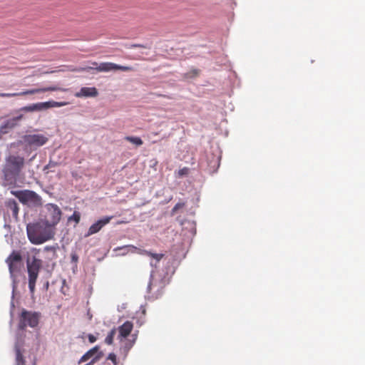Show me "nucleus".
I'll return each mask as SVG.
<instances>
[{
    "label": "nucleus",
    "instance_id": "nucleus-6",
    "mask_svg": "<svg viewBox=\"0 0 365 365\" xmlns=\"http://www.w3.org/2000/svg\"><path fill=\"white\" fill-rule=\"evenodd\" d=\"M11 194L17 197L23 204H31L34 206L41 205V197L34 191L29 190H11Z\"/></svg>",
    "mask_w": 365,
    "mask_h": 365
},
{
    "label": "nucleus",
    "instance_id": "nucleus-16",
    "mask_svg": "<svg viewBox=\"0 0 365 365\" xmlns=\"http://www.w3.org/2000/svg\"><path fill=\"white\" fill-rule=\"evenodd\" d=\"M116 333V329H112L110 332L108 334L107 336L105 339V343L108 345H111L113 343V339Z\"/></svg>",
    "mask_w": 365,
    "mask_h": 365
},
{
    "label": "nucleus",
    "instance_id": "nucleus-17",
    "mask_svg": "<svg viewBox=\"0 0 365 365\" xmlns=\"http://www.w3.org/2000/svg\"><path fill=\"white\" fill-rule=\"evenodd\" d=\"M125 140L135 144L137 146H140L143 145V142L139 137H134V136H126L125 138Z\"/></svg>",
    "mask_w": 365,
    "mask_h": 365
},
{
    "label": "nucleus",
    "instance_id": "nucleus-25",
    "mask_svg": "<svg viewBox=\"0 0 365 365\" xmlns=\"http://www.w3.org/2000/svg\"><path fill=\"white\" fill-rule=\"evenodd\" d=\"M107 359L110 360L114 364V365L117 364V358L114 353L109 354Z\"/></svg>",
    "mask_w": 365,
    "mask_h": 365
},
{
    "label": "nucleus",
    "instance_id": "nucleus-5",
    "mask_svg": "<svg viewBox=\"0 0 365 365\" xmlns=\"http://www.w3.org/2000/svg\"><path fill=\"white\" fill-rule=\"evenodd\" d=\"M72 102H73L72 100L66 98V101H49L47 102H41V103H33V104L21 108L18 110V112H20V111H24V112L40 111V110H47L51 108L64 106L71 103Z\"/></svg>",
    "mask_w": 365,
    "mask_h": 365
},
{
    "label": "nucleus",
    "instance_id": "nucleus-33",
    "mask_svg": "<svg viewBox=\"0 0 365 365\" xmlns=\"http://www.w3.org/2000/svg\"><path fill=\"white\" fill-rule=\"evenodd\" d=\"M92 91H96V88H92Z\"/></svg>",
    "mask_w": 365,
    "mask_h": 365
},
{
    "label": "nucleus",
    "instance_id": "nucleus-3",
    "mask_svg": "<svg viewBox=\"0 0 365 365\" xmlns=\"http://www.w3.org/2000/svg\"><path fill=\"white\" fill-rule=\"evenodd\" d=\"M91 70H96L99 72H108L110 71L120 70L123 71H133V68L130 66H119L114 63L104 62L98 63L97 62H91V66L80 67L77 68L71 69L73 71H90Z\"/></svg>",
    "mask_w": 365,
    "mask_h": 365
},
{
    "label": "nucleus",
    "instance_id": "nucleus-10",
    "mask_svg": "<svg viewBox=\"0 0 365 365\" xmlns=\"http://www.w3.org/2000/svg\"><path fill=\"white\" fill-rule=\"evenodd\" d=\"M24 140L30 146L40 147L46 144L48 139L42 134H32L26 135Z\"/></svg>",
    "mask_w": 365,
    "mask_h": 365
},
{
    "label": "nucleus",
    "instance_id": "nucleus-29",
    "mask_svg": "<svg viewBox=\"0 0 365 365\" xmlns=\"http://www.w3.org/2000/svg\"><path fill=\"white\" fill-rule=\"evenodd\" d=\"M16 93H0V96H15Z\"/></svg>",
    "mask_w": 365,
    "mask_h": 365
},
{
    "label": "nucleus",
    "instance_id": "nucleus-13",
    "mask_svg": "<svg viewBox=\"0 0 365 365\" xmlns=\"http://www.w3.org/2000/svg\"><path fill=\"white\" fill-rule=\"evenodd\" d=\"M133 329V323L130 321L125 322L122 325L118 327V339L120 341L126 339L131 333Z\"/></svg>",
    "mask_w": 365,
    "mask_h": 365
},
{
    "label": "nucleus",
    "instance_id": "nucleus-19",
    "mask_svg": "<svg viewBox=\"0 0 365 365\" xmlns=\"http://www.w3.org/2000/svg\"><path fill=\"white\" fill-rule=\"evenodd\" d=\"M16 365H25V360L19 349L16 351Z\"/></svg>",
    "mask_w": 365,
    "mask_h": 365
},
{
    "label": "nucleus",
    "instance_id": "nucleus-15",
    "mask_svg": "<svg viewBox=\"0 0 365 365\" xmlns=\"http://www.w3.org/2000/svg\"><path fill=\"white\" fill-rule=\"evenodd\" d=\"M6 206L11 210L13 217L17 218L19 211L17 202L14 200H9L6 202Z\"/></svg>",
    "mask_w": 365,
    "mask_h": 365
},
{
    "label": "nucleus",
    "instance_id": "nucleus-20",
    "mask_svg": "<svg viewBox=\"0 0 365 365\" xmlns=\"http://www.w3.org/2000/svg\"><path fill=\"white\" fill-rule=\"evenodd\" d=\"M81 220V214L78 211H74L73 215L70 216L68 219V220L70 221H74L76 224H78Z\"/></svg>",
    "mask_w": 365,
    "mask_h": 365
},
{
    "label": "nucleus",
    "instance_id": "nucleus-1",
    "mask_svg": "<svg viewBox=\"0 0 365 365\" xmlns=\"http://www.w3.org/2000/svg\"><path fill=\"white\" fill-rule=\"evenodd\" d=\"M28 239L34 245H41L55 235V228L43 220L29 223L26 226Z\"/></svg>",
    "mask_w": 365,
    "mask_h": 365
},
{
    "label": "nucleus",
    "instance_id": "nucleus-18",
    "mask_svg": "<svg viewBox=\"0 0 365 365\" xmlns=\"http://www.w3.org/2000/svg\"><path fill=\"white\" fill-rule=\"evenodd\" d=\"M137 336L138 334H133L131 335V339H129L126 341L125 344V348L127 349L128 350L130 349L134 345V344L135 343V341L137 339Z\"/></svg>",
    "mask_w": 365,
    "mask_h": 365
},
{
    "label": "nucleus",
    "instance_id": "nucleus-4",
    "mask_svg": "<svg viewBox=\"0 0 365 365\" xmlns=\"http://www.w3.org/2000/svg\"><path fill=\"white\" fill-rule=\"evenodd\" d=\"M24 165V158L23 157L10 155L6 158L4 173L6 176H18Z\"/></svg>",
    "mask_w": 365,
    "mask_h": 365
},
{
    "label": "nucleus",
    "instance_id": "nucleus-7",
    "mask_svg": "<svg viewBox=\"0 0 365 365\" xmlns=\"http://www.w3.org/2000/svg\"><path fill=\"white\" fill-rule=\"evenodd\" d=\"M46 211L45 222L55 228V226L60 222L62 216V212L60 207L53 203H48L45 205Z\"/></svg>",
    "mask_w": 365,
    "mask_h": 365
},
{
    "label": "nucleus",
    "instance_id": "nucleus-31",
    "mask_svg": "<svg viewBox=\"0 0 365 365\" xmlns=\"http://www.w3.org/2000/svg\"><path fill=\"white\" fill-rule=\"evenodd\" d=\"M48 90L49 89H48V90L37 89V90H31V91H36V92H38V91H49Z\"/></svg>",
    "mask_w": 365,
    "mask_h": 365
},
{
    "label": "nucleus",
    "instance_id": "nucleus-21",
    "mask_svg": "<svg viewBox=\"0 0 365 365\" xmlns=\"http://www.w3.org/2000/svg\"><path fill=\"white\" fill-rule=\"evenodd\" d=\"M190 173V169L187 167H185V168H182L181 169H180L178 171V174H177V176L178 178H182L183 176H186L189 174Z\"/></svg>",
    "mask_w": 365,
    "mask_h": 365
},
{
    "label": "nucleus",
    "instance_id": "nucleus-11",
    "mask_svg": "<svg viewBox=\"0 0 365 365\" xmlns=\"http://www.w3.org/2000/svg\"><path fill=\"white\" fill-rule=\"evenodd\" d=\"M112 219L113 216H107L98 220L89 227L88 233L86 235V236L88 237L98 232L102 229V227L108 224Z\"/></svg>",
    "mask_w": 365,
    "mask_h": 365
},
{
    "label": "nucleus",
    "instance_id": "nucleus-14",
    "mask_svg": "<svg viewBox=\"0 0 365 365\" xmlns=\"http://www.w3.org/2000/svg\"><path fill=\"white\" fill-rule=\"evenodd\" d=\"M125 247H128V248H130L132 249V252H138V254H140V255H145L147 256H149V257H151L152 258L155 259L158 262H160L161 260V259L163 257L164 255L163 254H155V253H153L150 251H148V250H141V249H139L133 245H128L126 246Z\"/></svg>",
    "mask_w": 365,
    "mask_h": 365
},
{
    "label": "nucleus",
    "instance_id": "nucleus-27",
    "mask_svg": "<svg viewBox=\"0 0 365 365\" xmlns=\"http://www.w3.org/2000/svg\"><path fill=\"white\" fill-rule=\"evenodd\" d=\"M88 339L89 342L91 343V344L94 343L96 341V339H97V338L94 335H93L91 334H89L88 335Z\"/></svg>",
    "mask_w": 365,
    "mask_h": 365
},
{
    "label": "nucleus",
    "instance_id": "nucleus-30",
    "mask_svg": "<svg viewBox=\"0 0 365 365\" xmlns=\"http://www.w3.org/2000/svg\"><path fill=\"white\" fill-rule=\"evenodd\" d=\"M91 88H82L80 91L84 92V91H90Z\"/></svg>",
    "mask_w": 365,
    "mask_h": 365
},
{
    "label": "nucleus",
    "instance_id": "nucleus-28",
    "mask_svg": "<svg viewBox=\"0 0 365 365\" xmlns=\"http://www.w3.org/2000/svg\"><path fill=\"white\" fill-rule=\"evenodd\" d=\"M71 260L73 262H77L78 260V256L76 253L71 254Z\"/></svg>",
    "mask_w": 365,
    "mask_h": 365
},
{
    "label": "nucleus",
    "instance_id": "nucleus-23",
    "mask_svg": "<svg viewBox=\"0 0 365 365\" xmlns=\"http://www.w3.org/2000/svg\"><path fill=\"white\" fill-rule=\"evenodd\" d=\"M200 71L197 69H192L190 72L185 73V76L186 78H191L198 76Z\"/></svg>",
    "mask_w": 365,
    "mask_h": 365
},
{
    "label": "nucleus",
    "instance_id": "nucleus-8",
    "mask_svg": "<svg viewBox=\"0 0 365 365\" xmlns=\"http://www.w3.org/2000/svg\"><path fill=\"white\" fill-rule=\"evenodd\" d=\"M40 314L24 309L20 315L19 328L25 329L27 326L36 327L38 324Z\"/></svg>",
    "mask_w": 365,
    "mask_h": 365
},
{
    "label": "nucleus",
    "instance_id": "nucleus-26",
    "mask_svg": "<svg viewBox=\"0 0 365 365\" xmlns=\"http://www.w3.org/2000/svg\"><path fill=\"white\" fill-rule=\"evenodd\" d=\"M56 165H57V163L50 160V161H49V163H48V165H46L44 167L43 170H47V169H48V168H54V167H56Z\"/></svg>",
    "mask_w": 365,
    "mask_h": 365
},
{
    "label": "nucleus",
    "instance_id": "nucleus-12",
    "mask_svg": "<svg viewBox=\"0 0 365 365\" xmlns=\"http://www.w3.org/2000/svg\"><path fill=\"white\" fill-rule=\"evenodd\" d=\"M23 117V114H20L4 122V123L0 126V135L8 133L10 130L13 129L17 125L18 122L21 120Z\"/></svg>",
    "mask_w": 365,
    "mask_h": 365
},
{
    "label": "nucleus",
    "instance_id": "nucleus-24",
    "mask_svg": "<svg viewBox=\"0 0 365 365\" xmlns=\"http://www.w3.org/2000/svg\"><path fill=\"white\" fill-rule=\"evenodd\" d=\"M184 206V202H178L172 209V213L175 214L179 209L182 208Z\"/></svg>",
    "mask_w": 365,
    "mask_h": 365
},
{
    "label": "nucleus",
    "instance_id": "nucleus-9",
    "mask_svg": "<svg viewBox=\"0 0 365 365\" xmlns=\"http://www.w3.org/2000/svg\"><path fill=\"white\" fill-rule=\"evenodd\" d=\"M22 257L21 254L16 251H13L6 260L9 266L11 277L14 279H15L16 274L20 271V263Z\"/></svg>",
    "mask_w": 365,
    "mask_h": 365
},
{
    "label": "nucleus",
    "instance_id": "nucleus-32",
    "mask_svg": "<svg viewBox=\"0 0 365 365\" xmlns=\"http://www.w3.org/2000/svg\"><path fill=\"white\" fill-rule=\"evenodd\" d=\"M127 222L125 221H118L116 224L117 225H121V224H123V223H126Z\"/></svg>",
    "mask_w": 365,
    "mask_h": 365
},
{
    "label": "nucleus",
    "instance_id": "nucleus-2",
    "mask_svg": "<svg viewBox=\"0 0 365 365\" xmlns=\"http://www.w3.org/2000/svg\"><path fill=\"white\" fill-rule=\"evenodd\" d=\"M42 266V260L34 256L32 258L28 257L26 259L29 288L32 295L35 292L36 280Z\"/></svg>",
    "mask_w": 365,
    "mask_h": 365
},
{
    "label": "nucleus",
    "instance_id": "nucleus-22",
    "mask_svg": "<svg viewBox=\"0 0 365 365\" xmlns=\"http://www.w3.org/2000/svg\"><path fill=\"white\" fill-rule=\"evenodd\" d=\"M98 93H76L75 96L77 98L81 97H95Z\"/></svg>",
    "mask_w": 365,
    "mask_h": 365
}]
</instances>
